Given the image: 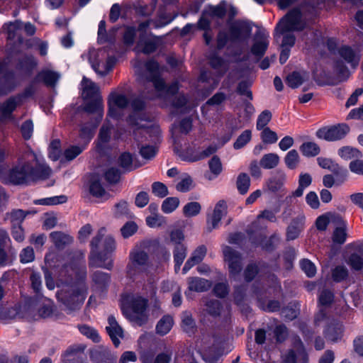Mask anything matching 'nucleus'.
Wrapping results in <instances>:
<instances>
[{"label": "nucleus", "instance_id": "obj_1", "mask_svg": "<svg viewBox=\"0 0 363 363\" xmlns=\"http://www.w3.org/2000/svg\"><path fill=\"white\" fill-rule=\"evenodd\" d=\"M90 245V265L111 269L113 267L112 254L116 248L114 238L101 228L92 238Z\"/></svg>", "mask_w": 363, "mask_h": 363}, {"label": "nucleus", "instance_id": "obj_2", "mask_svg": "<svg viewBox=\"0 0 363 363\" xmlns=\"http://www.w3.org/2000/svg\"><path fill=\"white\" fill-rule=\"evenodd\" d=\"M148 301L138 294H126L122 298V311L124 315L137 325L145 324L148 319Z\"/></svg>", "mask_w": 363, "mask_h": 363}, {"label": "nucleus", "instance_id": "obj_3", "mask_svg": "<svg viewBox=\"0 0 363 363\" xmlns=\"http://www.w3.org/2000/svg\"><path fill=\"white\" fill-rule=\"evenodd\" d=\"M304 27L300 11L292 10L277 26L275 38L278 40L280 35H283L281 47L289 49L295 43V36L290 32L302 30Z\"/></svg>", "mask_w": 363, "mask_h": 363}, {"label": "nucleus", "instance_id": "obj_4", "mask_svg": "<svg viewBox=\"0 0 363 363\" xmlns=\"http://www.w3.org/2000/svg\"><path fill=\"white\" fill-rule=\"evenodd\" d=\"M145 67L151 75L150 81L152 82L155 89L153 94H149L148 92L146 94L147 98L150 99L157 97L167 98L178 91L179 86L177 82H174L167 87L164 81L158 77L159 66L156 62L150 60L146 63Z\"/></svg>", "mask_w": 363, "mask_h": 363}, {"label": "nucleus", "instance_id": "obj_5", "mask_svg": "<svg viewBox=\"0 0 363 363\" xmlns=\"http://www.w3.org/2000/svg\"><path fill=\"white\" fill-rule=\"evenodd\" d=\"M34 157L32 152L26 153L6 176L0 175V178L6 183L15 184L26 183L30 177H33V167L30 166L28 162Z\"/></svg>", "mask_w": 363, "mask_h": 363}, {"label": "nucleus", "instance_id": "obj_6", "mask_svg": "<svg viewBox=\"0 0 363 363\" xmlns=\"http://www.w3.org/2000/svg\"><path fill=\"white\" fill-rule=\"evenodd\" d=\"M86 287L84 284L62 288L57 293L58 301L69 311L78 308L86 298Z\"/></svg>", "mask_w": 363, "mask_h": 363}, {"label": "nucleus", "instance_id": "obj_7", "mask_svg": "<svg viewBox=\"0 0 363 363\" xmlns=\"http://www.w3.org/2000/svg\"><path fill=\"white\" fill-rule=\"evenodd\" d=\"M82 95L86 99L92 100L87 106L89 112H96L100 118L103 116V103L99 94V86L86 77H84L81 83Z\"/></svg>", "mask_w": 363, "mask_h": 363}, {"label": "nucleus", "instance_id": "obj_8", "mask_svg": "<svg viewBox=\"0 0 363 363\" xmlns=\"http://www.w3.org/2000/svg\"><path fill=\"white\" fill-rule=\"evenodd\" d=\"M145 104L140 99H135L133 101L132 107L133 113L130 116L128 123L134 128V131L142 129L143 133L145 134L151 135L154 133L157 136L160 133L159 128L157 126L147 125L145 115L141 112Z\"/></svg>", "mask_w": 363, "mask_h": 363}, {"label": "nucleus", "instance_id": "obj_9", "mask_svg": "<svg viewBox=\"0 0 363 363\" xmlns=\"http://www.w3.org/2000/svg\"><path fill=\"white\" fill-rule=\"evenodd\" d=\"M87 58L93 69L99 75L108 74L113 67L115 60L108 57L104 51L91 49L89 51Z\"/></svg>", "mask_w": 363, "mask_h": 363}, {"label": "nucleus", "instance_id": "obj_10", "mask_svg": "<svg viewBox=\"0 0 363 363\" xmlns=\"http://www.w3.org/2000/svg\"><path fill=\"white\" fill-rule=\"evenodd\" d=\"M128 103V99L124 94L112 92L108 98V117L119 118L123 114V110Z\"/></svg>", "mask_w": 363, "mask_h": 363}, {"label": "nucleus", "instance_id": "obj_11", "mask_svg": "<svg viewBox=\"0 0 363 363\" xmlns=\"http://www.w3.org/2000/svg\"><path fill=\"white\" fill-rule=\"evenodd\" d=\"M350 128L346 124H339L330 127H324L317 130L316 136L328 141L341 140L349 132Z\"/></svg>", "mask_w": 363, "mask_h": 363}, {"label": "nucleus", "instance_id": "obj_12", "mask_svg": "<svg viewBox=\"0 0 363 363\" xmlns=\"http://www.w3.org/2000/svg\"><path fill=\"white\" fill-rule=\"evenodd\" d=\"M148 264V255L143 251H134L130 253V262L127 266V273L131 277L136 276Z\"/></svg>", "mask_w": 363, "mask_h": 363}, {"label": "nucleus", "instance_id": "obj_13", "mask_svg": "<svg viewBox=\"0 0 363 363\" xmlns=\"http://www.w3.org/2000/svg\"><path fill=\"white\" fill-rule=\"evenodd\" d=\"M31 94V91L26 90L23 94L11 97L4 104H0V120L13 119L12 112L23 103L24 98Z\"/></svg>", "mask_w": 363, "mask_h": 363}, {"label": "nucleus", "instance_id": "obj_14", "mask_svg": "<svg viewBox=\"0 0 363 363\" xmlns=\"http://www.w3.org/2000/svg\"><path fill=\"white\" fill-rule=\"evenodd\" d=\"M223 255L230 274L232 276L238 275L242 269V259L239 253L230 247L225 246L223 248Z\"/></svg>", "mask_w": 363, "mask_h": 363}, {"label": "nucleus", "instance_id": "obj_15", "mask_svg": "<svg viewBox=\"0 0 363 363\" xmlns=\"http://www.w3.org/2000/svg\"><path fill=\"white\" fill-rule=\"evenodd\" d=\"M227 213V205L225 201H219L215 206L214 209L211 214L208 216L207 218V229L211 231L213 229L218 228L219 223L223 216Z\"/></svg>", "mask_w": 363, "mask_h": 363}, {"label": "nucleus", "instance_id": "obj_16", "mask_svg": "<svg viewBox=\"0 0 363 363\" xmlns=\"http://www.w3.org/2000/svg\"><path fill=\"white\" fill-rule=\"evenodd\" d=\"M10 253L11 240L5 230H0V267H4L10 262Z\"/></svg>", "mask_w": 363, "mask_h": 363}, {"label": "nucleus", "instance_id": "obj_17", "mask_svg": "<svg viewBox=\"0 0 363 363\" xmlns=\"http://www.w3.org/2000/svg\"><path fill=\"white\" fill-rule=\"evenodd\" d=\"M216 151V147L209 145L203 150H187L183 155V160L188 162H196L203 160Z\"/></svg>", "mask_w": 363, "mask_h": 363}, {"label": "nucleus", "instance_id": "obj_18", "mask_svg": "<svg viewBox=\"0 0 363 363\" xmlns=\"http://www.w3.org/2000/svg\"><path fill=\"white\" fill-rule=\"evenodd\" d=\"M296 350V352L291 350L284 354L283 357V361L285 363H307V354L300 340L297 342Z\"/></svg>", "mask_w": 363, "mask_h": 363}, {"label": "nucleus", "instance_id": "obj_19", "mask_svg": "<svg viewBox=\"0 0 363 363\" xmlns=\"http://www.w3.org/2000/svg\"><path fill=\"white\" fill-rule=\"evenodd\" d=\"M108 325L106 327V330L109 335L114 345L118 347L120 344V338L123 337L122 328L118 324L115 317L110 315L108 318Z\"/></svg>", "mask_w": 363, "mask_h": 363}, {"label": "nucleus", "instance_id": "obj_20", "mask_svg": "<svg viewBox=\"0 0 363 363\" xmlns=\"http://www.w3.org/2000/svg\"><path fill=\"white\" fill-rule=\"evenodd\" d=\"M206 248L203 245L198 247L186 262L182 272L186 274L191 267L201 262L206 255Z\"/></svg>", "mask_w": 363, "mask_h": 363}, {"label": "nucleus", "instance_id": "obj_21", "mask_svg": "<svg viewBox=\"0 0 363 363\" xmlns=\"http://www.w3.org/2000/svg\"><path fill=\"white\" fill-rule=\"evenodd\" d=\"M340 56L353 68H356L360 60L359 52L349 46H342L338 51Z\"/></svg>", "mask_w": 363, "mask_h": 363}, {"label": "nucleus", "instance_id": "obj_22", "mask_svg": "<svg viewBox=\"0 0 363 363\" xmlns=\"http://www.w3.org/2000/svg\"><path fill=\"white\" fill-rule=\"evenodd\" d=\"M305 216L303 215H298L292 220L287 228L286 237L288 240H294L298 237L303 228Z\"/></svg>", "mask_w": 363, "mask_h": 363}, {"label": "nucleus", "instance_id": "obj_23", "mask_svg": "<svg viewBox=\"0 0 363 363\" xmlns=\"http://www.w3.org/2000/svg\"><path fill=\"white\" fill-rule=\"evenodd\" d=\"M269 45V35H259L255 38V42L252 46V53L259 57H262Z\"/></svg>", "mask_w": 363, "mask_h": 363}, {"label": "nucleus", "instance_id": "obj_24", "mask_svg": "<svg viewBox=\"0 0 363 363\" xmlns=\"http://www.w3.org/2000/svg\"><path fill=\"white\" fill-rule=\"evenodd\" d=\"M156 48V40L155 39L147 38L143 33H142L135 50L137 52L149 54L154 52Z\"/></svg>", "mask_w": 363, "mask_h": 363}, {"label": "nucleus", "instance_id": "obj_25", "mask_svg": "<svg viewBox=\"0 0 363 363\" xmlns=\"http://www.w3.org/2000/svg\"><path fill=\"white\" fill-rule=\"evenodd\" d=\"M70 261V263L65 264L62 269H61L62 276L72 277L74 274H77L79 270L84 271L85 267L82 264L81 259H72V257H68L67 261Z\"/></svg>", "mask_w": 363, "mask_h": 363}, {"label": "nucleus", "instance_id": "obj_26", "mask_svg": "<svg viewBox=\"0 0 363 363\" xmlns=\"http://www.w3.org/2000/svg\"><path fill=\"white\" fill-rule=\"evenodd\" d=\"M190 119H184L178 125H174L172 129V136L174 143H177L182 135H186L191 130Z\"/></svg>", "mask_w": 363, "mask_h": 363}, {"label": "nucleus", "instance_id": "obj_27", "mask_svg": "<svg viewBox=\"0 0 363 363\" xmlns=\"http://www.w3.org/2000/svg\"><path fill=\"white\" fill-rule=\"evenodd\" d=\"M187 255V247L184 244H178L174 246L173 251L174 269L177 272L179 270Z\"/></svg>", "mask_w": 363, "mask_h": 363}, {"label": "nucleus", "instance_id": "obj_28", "mask_svg": "<svg viewBox=\"0 0 363 363\" xmlns=\"http://www.w3.org/2000/svg\"><path fill=\"white\" fill-rule=\"evenodd\" d=\"M174 325V320L172 316L167 315H164L156 325L157 334L163 336L167 334L172 329Z\"/></svg>", "mask_w": 363, "mask_h": 363}, {"label": "nucleus", "instance_id": "obj_29", "mask_svg": "<svg viewBox=\"0 0 363 363\" xmlns=\"http://www.w3.org/2000/svg\"><path fill=\"white\" fill-rule=\"evenodd\" d=\"M89 192L94 197L101 201L106 200L109 197L108 194L105 191L99 181H93L91 182Z\"/></svg>", "mask_w": 363, "mask_h": 363}, {"label": "nucleus", "instance_id": "obj_30", "mask_svg": "<svg viewBox=\"0 0 363 363\" xmlns=\"http://www.w3.org/2000/svg\"><path fill=\"white\" fill-rule=\"evenodd\" d=\"M188 284L189 289L195 291H204L211 286L208 281L201 278H189Z\"/></svg>", "mask_w": 363, "mask_h": 363}, {"label": "nucleus", "instance_id": "obj_31", "mask_svg": "<svg viewBox=\"0 0 363 363\" xmlns=\"http://www.w3.org/2000/svg\"><path fill=\"white\" fill-rule=\"evenodd\" d=\"M339 156L345 160H355L362 157L361 152L357 148L345 146L338 150Z\"/></svg>", "mask_w": 363, "mask_h": 363}, {"label": "nucleus", "instance_id": "obj_32", "mask_svg": "<svg viewBox=\"0 0 363 363\" xmlns=\"http://www.w3.org/2000/svg\"><path fill=\"white\" fill-rule=\"evenodd\" d=\"M60 75L55 72L44 70L38 74V80L43 81L48 86H54L59 79Z\"/></svg>", "mask_w": 363, "mask_h": 363}, {"label": "nucleus", "instance_id": "obj_33", "mask_svg": "<svg viewBox=\"0 0 363 363\" xmlns=\"http://www.w3.org/2000/svg\"><path fill=\"white\" fill-rule=\"evenodd\" d=\"M300 151L306 157H315L318 155L320 149V147L313 142H305L300 146Z\"/></svg>", "mask_w": 363, "mask_h": 363}, {"label": "nucleus", "instance_id": "obj_34", "mask_svg": "<svg viewBox=\"0 0 363 363\" xmlns=\"http://www.w3.org/2000/svg\"><path fill=\"white\" fill-rule=\"evenodd\" d=\"M250 34V31L247 28H242L237 26H233L230 30V39L231 41H240L242 39L247 38Z\"/></svg>", "mask_w": 363, "mask_h": 363}, {"label": "nucleus", "instance_id": "obj_35", "mask_svg": "<svg viewBox=\"0 0 363 363\" xmlns=\"http://www.w3.org/2000/svg\"><path fill=\"white\" fill-rule=\"evenodd\" d=\"M208 166L212 175L209 176V180L217 177L223 171L222 163L218 156H213L208 162Z\"/></svg>", "mask_w": 363, "mask_h": 363}, {"label": "nucleus", "instance_id": "obj_36", "mask_svg": "<svg viewBox=\"0 0 363 363\" xmlns=\"http://www.w3.org/2000/svg\"><path fill=\"white\" fill-rule=\"evenodd\" d=\"M279 157L275 153H268L264 155L261 160L260 165L264 169H272L278 165Z\"/></svg>", "mask_w": 363, "mask_h": 363}, {"label": "nucleus", "instance_id": "obj_37", "mask_svg": "<svg viewBox=\"0 0 363 363\" xmlns=\"http://www.w3.org/2000/svg\"><path fill=\"white\" fill-rule=\"evenodd\" d=\"M346 224L340 220L339 225L337 226L333 233V241L336 243L342 244L346 240Z\"/></svg>", "mask_w": 363, "mask_h": 363}, {"label": "nucleus", "instance_id": "obj_38", "mask_svg": "<svg viewBox=\"0 0 363 363\" xmlns=\"http://www.w3.org/2000/svg\"><path fill=\"white\" fill-rule=\"evenodd\" d=\"M324 333L329 340L333 342L337 341L342 335V325L339 324H332L328 327Z\"/></svg>", "mask_w": 363, "mask_h": 363}, {"label": "nucleus", "instance_id": "obj_39", "mask_svg": "<svg viewBox=\"0 0 363 363\" xmlns=\"http://www.w3.org/2000/svg\"><path fill=\"white\" fill-rule=\"evenodd\" d=\"M182 328L188 333H192L195 328V322L189 312H184L182 315Z\"/></svg>", "mask_w": 363, "mask_h": 363}, {"label": "nucleus", "instance_id": "obj_40", "mask_svg": "<svg viewBox=\"0 0 363 363\" xmlns=\"http://www.w3.org/2000/svg\"><path fill=\"white\" fill-rule=\"evenodd\" d=\"M50 238L55 245L57 247H62L72 241V238L61 232H52L50 233Z\"/></svg>", "mask_w": 363, "mask_h": 363}, {"label": "nucleus", "instance_id": "obj_41", "mask_svg": "<svg viewBox=\"0 0 363 363\" xmlns=\"http://www.w3.org/2000/svg\"><path fill=\"white\" fill-rule=\"evenodd\" d=\"M305 74H301L299 72H294L289 74L286 79V84L294 89L299 86L305 80Z\"/></svg>", "mask_w": 363, "mask_h": 363}, {"label": "nucleus", "instance_id": "obj_42", "mask_svg": "<svg viewBox=\"0 0 363 363\" xmlns=\"http://www.w3.org/2000/svg\"><path fill=\"white\" fill-rule=\"evenodd\" d=\"M300 161L299 155L296 150H291L284 157V162L288 168L294 169H295Z\"/></svg>", "mask_w": 363, "mask_h": 363}, {"label": "nucleus", "instance_id": "obj_43", "mask_svg": "<svg viewBox=\"0 0 363 363\" xmlns=\"http://www.w3.org/2000/svg\"><path fill=\"white\" fill-rule=\"evenodd\" d=\"M93 281L97 289H102L108 284L110 281L108 274L97 271L93 274Z\"/></svg>", "mask_w": 363, "mask_h": 363}, {"label": "nucleus", "instance_id": "obj_44", "mask_svg": "<svg viewBox=\"0 0 363 363\" xmlns=\"http://www.w3.org/2000/svg\"><path fill=\"white\" fill-rule=\"evenodd\" d=\"M250 185V180L249 176L245 173L240 174L237 179V188L239 192L242 194H246Z\"/></svg>", "mask_w": 363, "mask_h": 363}, {"label": "nucleus", "instance_id": "obj_45", "mask_svg": "<svg viewBox=\"0 0 363 363\" xmlns=\"http://www.w3.org/2000/svg\"><path fill=\"white\" fill-rule=\"evenodd\" d=\"M252 138V132L250 130H244L237 138L233 144L235 150H239L245 147Z\"/></svg>", "mask_w": 363, "mask_h": 363}, {"label": "nucleus", "instance_id": "obj_46", "mask_svg": "<svg viewBox=\"0 0 363 363\" xmlns=\"http://www.w3.org/2000/svg\"><path fill=\"white\" fill-rule=\"evenodd\" d=\"M179 204V200L177 197H169L164 200L162 204V210L165 213L173 212Z\"/></svg>", "mask_w": 363, "mask_h": 363}, {"label": "nucleus", "instance_id": "obj_47", "mask_svg": "<svg viewBox=\"0 0 363 363\" xmlns=\"http://www.w3.org/2000/svg\"><path fill=\"white\" fill-rule=\"evenodd\" d=\"M201 209V206L198 202H190L186 204L183 208V213L186 217H193L198 215Z\"/></svg>", "mask_w": 363, "mask_h": 363}, {"label": "nucleus", "instance_id": "obj_48", "mask_svg": "<svg viewBox=\"0 0 363 363\" xmlns=\"http://www.w3.org/2000/svg\"><path fill=\"white\" fill-rule=\"evenodd\" d=\"M193 181L191 177L186 174H183L180 181L177 184L176 189L181 192L189 191L192 186Z\"/></svg>", "mask_w": 363, "mask_h": 363}, {"label": "nucleus", "instance_id": "obj_49", "mask_svg": "<svg viewBox=\"0 0 363 363\" xmlns=\"http://www.w3.org/2000/svg\"><path fill=\"white\" fill-rule=\"evenodd\" d=\"M151 358V354L149 355L145 353L141 356L140 359L143 363H169L171 356L164 353L160 354L157 356L154 362H152Z\"/></svg>", "mask_w": 363, "mask_h": 363}, {"label": "nucleus", "instance_id": "obj_50", "mask_svg": "<svg viewBox=\"0 0 363 363\" xmlns=\"http://www.w3.org/2000/svg\"><path fill=\"white\" fill-rule=\"evenodd\" d=\"M261 139L264 143L273 144L278 140L277 133L269 128L262 129L260 134Z\"/></svg>", "mask_w": 363, "mask_h": 363}, {"label": "nucleus", "instance_id": "obj_51", "mask_svg": "<svg viewBox=\"0 0 363 363\" xmlns=\"http://www.w3.org/2000/svg\"><path fill=\"white\" fill-rule=\"evenodd\" d=\"M95 127L96 125L90 123L82 125L79 130L80 138L88 143L93 136Z\"/></svg>", "mask_w": 363, "mask_h": 363}, {"label": "nucleus", "instance_id": "obj_52", "mask_svg": "<svg viewBox=\"0 0 363 363\" xmlns=\"http://www.w3.org/2000/svg\"><path fill=\"white\" fill-rule=\"evenodd\" d=\"M146 223L151 228H157L164 225L166 220L162 216L155 213L146 218Z\"/></svg>", "mask_w": 363, "mask_h": 363}, {"label": "nucleus", "instance_id": "obj_53", "mask_svg": "<svg viewBox=\"0 0 363 363\" xmlns=\"http://www.w3.org/2000/svg\"><path fill=\"white\" fill-rule=\"evenodd\" d=\"M272 113L269 111H262L257 118L256 128L257 130H262L267 128V125L271 121Z\"/></svg>", "mask_w": 363, "mask_h": 363}, {"label": "nucleus", "instance_id": "obj_54", "mask_svg": "<svg viewBox=\"0 0 363 363\" xmlns=\"http://www.w3.org/2000/svg\"><path fill=\"white\" fill-rule=\"evenodd\" d=\"M335 170H333L332 172H333L335 175V182L337 185L343 184L345 181H347L348 178V171L337 164V166L335 167Z\"/></svg>", "mask_w": 363, "mask_h": 363}, {"label": "nucleus", "instance_id": "obj_55", "mask_svg": "<svg viewBox=\"0 0 363 363\" xmlns=\"http://www.w3.org/2000/svg\"><path fill=\"white\" fill-rule=\"evenodd\" d=\"M67 201V197L65 196H54L47 199H39L35 201V203L40 205H56L63 203Z\"/></svg>", "mask_w": 363, "mask_h": 363}, {"label": "nucleus", "instance_id": "obj_56", "mask_svg": "<svg viewBox=\"0 0 363 363\" xmlns=\"http://www.w3.org/2000/svg\"><path fill=\"white\" fill-rule=\"evenodd\" d=\"M119 164L121 167L126 170H131L135 167L133 164V156L128 152H123L118 159Z\"/></svg>", "mask_w": 363, "mask_h": 363}, {"label": "nucleus", "instance_id": "obj_57", "mask_svg": "<svg viewBox=\"0 0 363 363\" xmlns=\"http://www.w3.org/2000/svg\"><path fill=\"white\" fill-rule=\"evenodd\" d=\"M84 149V145H72L65 151L64 155L67 160H72L81 154Z\"/></svg>", "mask_w": 363, "mask_h": 363}, {"label": "nucleus", "instance_id": "obj_58", "mask_svg": "<svg viewBox=\"0 0 363 363\" xmlns=\"http://www.w3.org/2000/svg\"><path fill=\"white\" fill-rule=\"evenodd\" d=\"M300 266L301 269L308 277H312L315 276L316 273V267L315 264L309 259H302L300 262Z\"/></svg>", "mask_w": 363, "mask_h": 363}, {"label": "nucleus", "instance_id": "obj_59", "mask_svg": "<svg viewBox=\"0 0 363 363\" xmlns=\"http://www.w3.org/2000/svg\"><path fill=\"white\" fill-rule=\"evenodd\" d=\"M79 330L82 334L91 339L94 342H99L100 337L98 333L94 329L87 325H81L79 326Z\"/></svg>", "mask_w": 363, "mask_h": 363}, {"label": "nucleus", "instance_id": "obj_60", "mask_svg": "<svg viewBox=\"0 0 363 363\" xmlns=\"http://www.w3.org/2000/svg\"><path fill=\"white\" fill-rule=\"evenodd\" d=\"M60 140H53L49 147V157L51 160H57L60 156Z\"/></svg>", "mask_w": 363, "mask_h": 363}, {"label": "nucleus", "instance_id": "obj_61", "mask_svg": "<svg viewBox=\"0 0 363 363\" xmlns=\"http://www.w3.org/2000/svg\"><path fill=\"white\" fill-rule=\"evenodd\" d=\"M112 129V125L109 124L108 122H106L101 128L99 140L101 143H106L108 142L111 137V130Z\"/></svg>", "mask_w": 363, "mask_h": 363}, {"label": "nucleus", "instance_id": "obj_62", "mask_svg": "<svg viewBox=\"0 0 363 363\" xmlns=\"http://www.w3.org/2000/svg\"><path fill=\"white\" fill-rule=\"evenodd\" d=\"M152 193L160 198H163L168 194L167 187L162 182H154L152 185Z\"/></svg>", "mask_w": 363, "mask_h": 363}, {"label": "nucleus", "instance_id": "obj_63", "mask_svg": "<svg viewBox=\"0 0 363 363\" xmlns=\"http://www.w3.org/2000/svg\"><path fill=\"white\" fill-rule=\"evenodd\" d=\"M22 28V23L21 21H16L13 23H9L8 24H6L4 26V29H6L8 33V37L9 38H13L16 36L17 34V32L18 30L21 29Z\"/></svg>", "mask_w": 363, "mask_h": 363}, {"label": "nucleus", "instance_id": "obj_64", "mask_svg": "<svg viewBox=\"0 0 363 363\" xmlns=\"http://www.w3.org/2000/svg\"><path fill=\"white\" fill-rule=\"evenodd\" d=\"M350 170L359 175H363V160L355 159L350 162L349 164Z\"/></svg>", "mask_w": 363, "mask_h": 363}]
</instances>
